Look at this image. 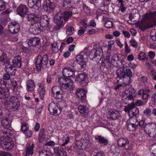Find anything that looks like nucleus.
Returning a JSON list of instances; mask_svg holds the SVG:
<instances>
[{"label":"nucleus","mask_w":156,"mask_h":156,"mask_svg":"<svg viewBox=\"0 0 156 156\" xmlns=\"http://www.w3.org/2000/svg\"><path fill=\"white\" fill-rule=\"evenodd\" d=\"M131 45L135 48H137L138 46V44L135 40L132 39L130 41Z\"/></svg>","instance_id":"nucleus-55"},{"label":"nucleus","mask_w":156,"mask_h":156,"mask_svg":"<svg viewBox=\"0 0 156 156\" xmlns=\"http://www.w3.org/2000/svg\"><path fill=\"white\" fill-rule=\"evenodd\" d=\"M117 144L119 147H122L125 150L130 149L129 146V141L126 138H121L118 139Z\"/></svg>","instance_id":"nucleus-14"},{"label":"nucleus","mask_w":156,"mask_h":156,"mask_svg":"<svg viewBox=\"0 0 156 156\" xmlns=\"http://www.w3.org/2000/svg\"><path fill=\"white\" fill-rule=\"evenodd\" d=\"M76 71V69L73 67L66 66L63 69L62 74L64 77H62L64 79L69 80L67 77L75 76V73Z\"/></svg>","instance_id":"nucleus-10"},{"label":"nucleus","mask_w":156,"mask_h":156,"mask_svg":"<svg viewBox=\"0 0 156 156\" xmlns=\"http://www.w3.org/2000/svg\"><path fill=\"white\" fill-rule=\"evenodd\" d=\"M25 134V136L27 138H29L32 135V132L30 131L29 130L26 131V132H23Z\"/></svg>","instance_id":"nucleus-59"},{"label":"nucleus","mask_w":156,"mask_h":156,"mask_svg":"<svg viewBox=\"0 0 156 156\" xmlns=\"http://www.w3.org/2000/svg\"><path fill=\"white\" fill-rule=\"evenodd\" d=\"M17 12L19 15L24 16L28 12V9L26 5H22L17 8Z\"/></svg>","instance_id":"nucleus-20"},{"label":"nucleus","mask_w":156,"mask_h":156,"mask_svg":"<svg viewBox=\"0 0 156 156\" xmlns=\"http://www.w3.org/2000/svg\"><path fill=\"white\" fill-rule=\"evenodd\" d=\"M53 154L50 151H47L45 150L39 151V156H52Z\"/></svg>","instance_id":"nucleus-38"},{"label":"nucleus","mask_w":156,"mask_h":156,"mask_svg":"<svg viewBox=\"0 0 156 156\" xmlns=\"http://www.w3.org/2000/svg\"><path fill=\"white\" fill-rule=\"evenodd\" d=\"M135 90L133 87L131 86H129L122 94V100L126 104H128L129 101L133 100L136 96Z\"/></svg>","instance_id":"nucleus-6"},{"label":"nucleus","mask_w":156,"mask_h":156,"mask_svg":"<svg viewBox=\"0 0 156 156\" xmlns=\"http://www.w3.org/2000/svg\"><path fill=\"white\" fill-rule=\"evenodd\" d=\"M76 95L81 100H84L86 98L85 91L83 89H78L76 90Z\"/></svg>","instance_id":"nucleus-26"},{"label":"nucleus","mask_w":156,"mask_h":156,"mask_svg":"<svg viewBox=\"0 0 156 156\" xmlns=\"http://www.w3.org/2000/svg\"><path fill=\"white\" fill-rule=\"evenodd\" d=\"M0 61L7 64H9L10 62L9 59L8 58L6 54L5 53H3L0 56Z\"/></svg>","instance_id":"nucleus-34"},{"label":"nucleus","mask_w":156,"mask_h":156,"mask_svg":"<svg viewBox=\"0 0 156 156\" xmlns=\"http://www.w3.org/2000/svg\"><path fill=\"white\" fill-rule=\"evenodd\" d=\"M74 32V29L73 27H69L67 29L66 33V35L69 36L73 34Z\"/></svg>","instance_id":"nucleus-45"},{"label":"nucleus","mask_w":156,"mask_h":156,"mask_svg":"<svg viewBox=\"0 0 156 156\" xmlns=\"http://www.w3.org/2000/svg\"><path fill=\"white\" fill-rule=\"evenodd\" d=\"M71 2V0H64L63 2V6L65 8H69V5Z\"/></svg>","instance_id":"nucleus-49"},{"label":"nucleus","mask_w":156,"mask_h":156,"mask_svg":"<svg viewBox=\"0 0 156 156\" xmlns=\"http://www.w3.org/2000/svg\"><path fill=\"white\" fill-rule=\"evenodd\" d=\"M28 20L30 21L40 22L41 27H47L49 24V19L47 15H39L30 13L28 15Z\"/></svg>","instance_id":"nucleus-2"},{"label":"nucleus","mask_w":156,"mask_h":156,"mask_svg":"<svg viewBox=\"0 0 156 156\" xmlns=\"http://www.w3.org/2000/svg\"><path fill=\"white\" fill-rule=\"evenodd\" d=\"M54 152L57 156H66L67 153L64 149L61 147H55L54 148Z\"/></svg>","instance_id":"nucleus-25"},{"label":"nucleus","mask_w":156,"mask_h":156,"mask_svg":"<svg viewBox=\"0 0 156 156\" xmlns=\"http://www.w3.org/2000/svg\"><path fill=\"white\" fill-rule=\"evenodd\" d=\"M87 55V53L82 52L77 55L76 57V61L82 67H85L87 65V62L84 60V58Z\"/></svg>","instance_id":"nucleus-11"},{"label":"nucleus","mask_w":156,"mask_h":156,"mask_svg":"<svg viewBox=\"0 0 156 156\" xmlns=\"http://www.w3.org/2000/svg\"><path fill=\"white\" fill-rule=\"evenodd\" d=\"M125 51L126 53H129L130 51V49L129 48L128 44L126 41L125 42Z\"/></svg>","instance_id":"nucleus-61"},{"label":"nucleus","mask_w":156,"mask_h":156,"mask_svg":"<svg viewBox=\"0 0 156 156\" xmlns=\"http://www.w3.org/2000/svg\"><path fill=\"white\" fill-rule=\"evenodd\" d=\"M30 26V30L34 35H37L40 32V27L37 22H34Z\"/></svg>","instance_id":"nucleus-18"},{"label":"nucleus","mask_w":156,"mask_h":156,"mask_svg":"<svg viewBox=\"0 0 156 156\" xmlns=\"http://www.w3.org/2000/svg\"><path fill=\"white\" fill-rule=\"evenodd\" d=\"M79 112L81 114L86 113L88 110V107L85 105H80L78 107Z\"/></svg>","instance_id":"nucleus-35"},{"label":"nucleus","mask_w":156,"mask_h":156,"mask_svg":"<svg viewBox=\"0 0 156 156\" xmlns=\"http://www.w3.org/2000/svg\"><path fill=\"white\" fill-rule=\"evenodd\" d=\"M138 124L139 126L142 127H144V131L149 136L152 137H155L156 136V123H149L144 125V121H140Z\"/></svg>","instance_id":"nucleus-4"},{"label":"nucleus","mask_w":156,"mask_h":156,"mask_svg":"<svg viewBox=\"0 0 156 156\" xmlns=\"http://www.w3.org/2000/svg\"><path fill=\"white\" fill-rule=\"evenodd\" d=\"M40 6L41 5H38V4L35 3L32 9H33V11L34 12H36V11L38 10Z\"/></svg>","instance_id":"nucleus-62"},{"label":"nucleus","mask_w":156,"mask_h":156,"mask_svg":"<svg viewBox=\"0 0 156 156\" xmlns=\"http://www.w3.org/2000/svg\"><path fill=\"white\" fill-rule=\"evenodd\" d=\"M122 72H124L125 73V75L129 77H131L132 76V73L131 70L130 69H127L126 70V72L124 71H122Z\"/></svg>","instance_id":"nucleus-57"},{"label":"nucleus","mask_w":156,"mask_h":156,"mask_svg":"<svg viewBox=\"0 0 156 156\" xmlns=\"http://www.w3.org/2000/svg\"><path fill=\"white\" fill-rule=\"evenodd\" d=\"M127 129L130 131H134L136 128V126L134 123H129L128 122H127L126 124Z\"/></svg>","instance_id":"nucleus-36"},{"label":"nucleus","mask_w":156,"mask_h":156,"mask_svg":"<svg viewBox=\"0 0 156 156\" xmlns=\"http://www.w3.org/2000/svg\"><path fill=\"white\" fill-rule=\"evenodd\" d=\"M87 21L85 19H84L82 20L81 22V23L82 25H83L84 27L86 28H89L90 26L87 23Z\"/></svg>","instance_id":"nucleus-53"},{"label":"nucleus","mask_w":156,"mask_h":156,"mask_svg":"<svg viewBox=\"0 0 156 156\" xmlns=\"http://www.w3.org/2000/svg\"><path fill=\"white\" fill-rule=\"evenodd\" d=\"M135 115V114L134 113L132 114H131V116L132 118H130L129 120V122L132 123L133 122L134 123H135L137 122V120L136 119V117L135 116H134Z\"/></svg>","instance_id":"nucleus-54"},{"label":"nucleus","mask_w":156,"mask_h":156,"mask_svg":"<svg viewBox=\"0 0 156 156\" xmlns=\"http://www.w3.org/2000/svg\"><path fill=\"white\" fill-rule=\"evenodd\" d=\"M124 110L126 112H128V114L129 116H131V114H132L133 113H134L133 112V109H131L129 107H125Z\"/></svg>","instance_id":"nucleus-56"},{"label":"nucleus","mask_w":156,"mask_h":156,"mask_svg":"<svg viewBox=\"0 0 156 156\" xmlns=\"http://www.w3.org/2000/svg\"><path fill=\"white\" fill-rule=\"evenodd\" d=\"M48 63V56L44 55L42 56L39 55H38L36 62V67L38 70H40L41 67L43 68H46Z\"/></svg>","instance_id":"nucleus-8"},{"label":"nucleus","mask_w":156,"mask_h":156,"mask_svg":"<svg viewBox=\"0 0 156 156\" xmlns=\"http://www.w3.org/2000/svg\"><path fill=\"white\" fill-rule=\"evenodd\" d=\"M89 142L90 141L89 140L82 138L77 140L76 144L77 146L79 148L83 149L87 147Z\"/></svg>","instance_id":"nucleus-17"},{"label":"nucleus","mask_w":156,"mask_h":156,"mask_svg":"<svg viewBox=\"0 0 156 156\" xmlns=\"http://www.w3.org/2000/svg\"><path fill=\"white\" fill-rule=\"evenodd\" d=\"M6 3L2 0H0V11L5 9V8Z\"/></svg>","instance_id":"nucleus-52"},{"label":"nucleus","mask_w":156,"mask_h":156,"mask_svg":"<svg viewBox=\"0 0 156 156\" xmlns=\"http://www.w3.org/2000/svg\"><path fill=\"white\" fill-rule=\"evenodd\" d=\"M107 19H108L106 17L104 18V20L106 21L105 24V26L107 28H111L113 27V23L111 21L107 20Z\"/></svg>","instance_id":"nucleus-43"},{"label":"nucleus","mask_w":156,"mask_h":156,"mask_svg":"<svg viewBox=\"0 0 156 156\" xmlns=\"http://www.w3.org/2000/svg\"><path fill=\"white\" fill-rule=\"evenodd\" d=\"M70 140V137L68 136L62 139V142L61 144V145L62 146H65L66 144H67L69 142Z\"/></svg>","instance_id":"nucleus-50"},{"label":"nucleus","mask_w":156,"mask_h":156,"mask_svg":"<svg viewBox=\"0 0 156 156\" xmlns=\"http://www.w3.org/2000/svg\"><path fill=\"white\" fill-rule=\"evenodd\" d=\"M56 24L53 27V30L55 31H57L60 29L61 27L64 24L65 22L63 21H61V22L55 23Z\"/></svg>","instance_id":"nucleus-40"},{"label":"nucleus","mask_w":156,"mask_h":156,"mask_svg":"<svg viewBox=\"0 0 156 156\" xmlns=\"http://www.w3.org/2000/svg\"><path fill=\"white\" fill-rule=\"evenodd\" d=\"M34 146V144H32L30 146L27 147L26 151V154H27L30 155H32L33 154Z\"/></svg>","instance_id":"nucleus-41"},{"label":"nucleus","mask_w":156,"mask_h":156,"mask_svg":"<svg viewBox=\"0 0 156 156\" xmlns=\"http://www.w3.org/2000/svg\"><path fill=\"white\" fill-rule=\"evenodd\" d=\"M58 82L61 88L57 86L53 87L51 90L52 95L61 90L64 92H69L73 90L74 88V85L73 81L70 80L64 79L62 77H60L58 79Z\"/></svg>","instance_id":"nucleus-1"},{"label":"nucleus","mask_w":156,"mask_h":156,"mask_svg":"<svg viewBox=\"0 0 156 156\" xmlns=\"http://www.w3.org/2000/svg\"><path fill=\"white\" fill-rule=\"evenodd\" d=\"M140 27L141 30H144L148 28L147 24L144 21H142L141 23H140Z\"/></svg>","instance_id":"nucleus-51"},{"label":"nucleus","mask_w":156,"mask_h":156,"mask_svg":"<svg viewBox=\"0 0 156 156\" xmlns=\"http://www.w3.org/2000/svg\"><path fill=\"white\" fill-rule=\"evenodd\" d=\"M5 69L7 73H9L11 76H14L15 74L16 70L9 63L5 66Z\"/></svg>","instance_id":"nucleus-29"},{"label":"nucleus","mask_w":156,"mask_h":156,"mask_svg":"<svg viewBox=\"0 0 156 156\" xmlns=\"http://www.w3.org/2000/svg\"><path fill=\"white\" fill-rule=\"evenodd\" d=\"M94 54V56L92 60L97 62H99L101 60L103 55L102 49L98 43H94V48L91 50L90 55Z\"/></svg>","instance_id":"nucleus-7"},{"label":"nucleus","mask_w":156,"mask_h":156,"mask_svg":"<svg viewBox=\"0 0 156 156\" xmlns=\"http://www.w3.org/2000/svg\"><path fill=\"white\" fill-rule=\"evenodd\" d=\"M68 92H64V90H61L58 92L55 93L54 94H52V95L56 99H61L63 98V95L65 93Z\"/></svg>","instance_id":"nucleus-32"},{"label":"nucleus","mask_w":156,"mask_h":156,"mask_svg":"<svg viewBox=\"0 0 156 156\" xmlns=\"http://www.w3.org/2000/svg\"><path fill=\"white\" fill-rule=\"evenodd\" d=\"M44 8L45 10L51 12L54 8V4L49 0H46L44 2Z\"/></svg>","instance_id":"nucleus-23"},{"label":"nucleus","mask_w":156,"mask_h":156,"mask_svg":"<svg viewBox=\"0 0 156 156\" xmlns=\"http://www.w3.org/2000/svg\"><path fill=\"white\" fill-rule=\"evenodd\" d=\"M10 74L9 73H7L5 74L3 76V79L5 80H8L10 79Z\"/></svg>","instance_id":"nucleus-63"},{"label":"nucleus","mask_w":156,"mask_h":156,"mask_svg":"<svg viewBox=\"0 0 156 156\" xmlns=\"http://www.w3.org/2000/svg\"><path fill=\"white\" fill-rule=\"evenodd\" d=\"M150 20L153 21L155 25H156V11L147 13L143 15V20Z\"/></svg>","instance_id":"nucleus-16"},{"label":"nucleus","mask_w":156,"mask_h":156,"mask_svg":"<svg viewBox=\"0 0 156 156\" xmlns=\"http://www.w3.org/2000/svg\"><path fill=\"white\" fill-rule=\"evenodd\" d=\"M151 109L147 108L143 111V112L144 115L149 118L151 115Z\"/></svg>","instance_id":"nucleus-47"},{"label":"nucleus","mask_w":156,"mask_h":156,"mask_svg":"<svg viewBox=\"0 0 156 156\" xmlns=\"http://www.w3.org/2000/svg\"><path fill=\"white\" fill-rule=\"evenodd\" d=\"M108 114L110 118L113 119H116L120 116L119 112L115 109H110Z\"/></svg>","instance_id":"nucleus-22"},{"label":"nucleus","mask_w":156,"mask_h":156,"mask_svg":"<svg viewBox=\"0 0 156 156\" xmlns=\"http://www.w3.org/2000/svg\"><path fill=\"white\" fill-rule=\"evenodd\" d=\"M21 130L23 132H26V131L29 129V125L28 123L24 122L21 123Z\"/></svg>","instance_id":"nucleus-44"},{"label":"nucleus","mask_w":156,"mask_h":156,"mask_svg":"<svg viewBox=\"0 0 156 156\" xmlns=\"http://www.w3.org/2000/svg\"><path fill=\"white\" fill-rule=\"evenodd\" d=\"M48 110L54 115H58L61 112V109L55 104L53 103H50L48 106Z\"/></svg>","instance_id":"nucleus-12"},{"label":"nucleus","mask_w":156,"mask_h":156,"mask_svg":"<svg viewBox=\"0 0 156 156\" xmlns=\"http://www.w3.org/2000/svg\"><path fill=\"white\" fill-rule=\"evenodd\" d=\"M63 15L61 12H58L54 16V23H57L58 22H61L63 21Z\"/></svg>","instance_id":"nucleus-33"},{"label":"nucleus","mask_w":156,"mask_h":156,"mask_svg":"<svg viewBox=\"0 0 156 156\" xmlns=\"http://www.w3.org/2000/svg\"><path fill=\"white\" fill-rule=\"evenodd\" d=\"M58 43L56 42H54L51 44V48L53 53H56L58 51Z\"/></svg>","instance_id":"nucleus-39"},{"label":"nucleus","mask_w":156,"mask_h":156,"mask_svg":"<svg viewBox=\"0 0 156 156\" xmlns=\"http://www.w3.org/2000/svg\"><path fill=\"white\" fill-rule=\"evenodd\" d=\"M40 42L39 39L37 37H34L28 40L27 43L29 46H34L38 45Z\"/></svg>","instance_id":"nucleus-24"},{"label":"nucleus","mask_w":156,"mask_h":156,"mask_svg":"<svg viewBox=\"0 0 156 156\" xmlns=\"http://www.w3.org/2000/svg\"><path fill=\"white\" fill-rule=\"evenodd\" d=\"M119 57L116 55H115L112 57L111 61L109 60V62H111L112 64L113 65L116 63L117 61H119Z\"/></svg>","instance_id":"nucleus-48"},{"label":"nucleus","mask_w":156,"mask_h":156,"mask_svg":"<svg viewBox=\"0 0 156 156\" xmlns=\"http://www.w3.org/2000/svg\"><path fill=\"white\" fill-rule=\"evenodd\" d=\"M45 93V90L44 87L41 88L40 93V97L41 99L44 97V95Z\"/></svg>","instance_id":"nucleus-64"},{"label":"nucleus","mask_w":156,"mask_h":156,"mask_svg":"<svg viewBox=\"0 0 156 156\" xmlns=\"http://www.w3.org/2000/svg\"><path fill=\"white\" fill-rule=\"evenodd\" d=\"M138 58L140 60L147 61V60L146 55L144 52H140L139 53Z\"/></svg>","instance_id":"nucleus-42"},{"label":"nucleus","mask_w":156,"mask_h":156,"mask_svg":"<svg viewBox=\"0 0 156 156\" xmlns=\"http://www.w3.org/2000/svg\"><path fill=\"white\" fill-rule=\"evenodd\" d=\"M11 136V134L9 136L8 134H4L0 138V144L3 149L9 151L13 147L14 144Z\"/></svg>","instance_id":"nucleus-5"},{"label":"nucleus","mask_w":156,"mask_h":156,"mask_svg":"<svg viewBox=\"0 0 156 156\" xmlns=\"http://www.w3.org/2000/svg\"><path fill=\"white\" fill-rule=\"evenodd\" d=\"M8 28L10 33L15 34L19 32L20 29V26L17 22H13L9 24Z\"/></svg>","instance_id":"nucleus-13"},{"label":"nucleus","mask_w":156,"mask_h":156,"mask_svg":"<svg viewBox=\"0 0 156 156\" xmlns=\"http://www.w3.org/2000/svg\"><path fill=\"white\" fill-rule=\"evenodd\" d=\"M87 77V76L85 74H80L76 76L75 80L79 83L82 86H85L86 84L85 80Z\"/></svg>","instance_id":"nucleus-21"},{"label":"nucleus","mask_w":156,"mask_h":156,"mask_svg":"<svg viewBox=\"0 0 156 156\" xmlns=\"http://www.w3.org/2000/svg\"><path fill=\"white\" fill-rule=\"evenodd\" d=\"M9 93L8 89L0 88V98L3 99H6L9 95Z\"/></svg>","instance_id":"nucleus-30"},{"label":"nucleus","mask_w":156,"mask_h":156,"mask_svg":"<svg viewBox=\"0 0 156 156\" xmlns=\"http://www.w3.org/2000/svg\"><path fill=\"white\" fill-rule=\"evenodd\" d=\"M27 89L28 91L32 92L34 90L35 88V85L34 82L31 80H29L26 83Z\"/></svg>","instance_id":"nucleus-31"},{"label":"nucleus","mask_w":156,"mask_h":156,"mask_svg":"<svg viewBox=\"0 0 156 156\" xmlns=\"http://www.w3.org/2000/svg\"><path fill=\"white\" fill-rule=\"evenodd\" d=\"M95 139L101 144L107 145L108 143V140L101 136H95Z\"/></svg>","instance_id":"nucleus-28"},{"label":"nucleus","mask_w":156,"mask_h":156,"mask_svg":"<svg viewBox=\"0 0 156 156\" xmlns=\"http://www.w3.org/2000/svg\"><path fill=\"white\" fill-rule=\"evenodd\" d=\"M20 94L17 92L13 93V94L9 99L5 105L6 108L17 110L20 105Z\"/></svg>","instance_id":"nucleus-3"},{"label":"nucleus","mask_w":156,"mask_h":156,"mask_svg":"<svg viewBox=\"0 0 156 156\" xmlns=\"http://www.w3.org/2000/svg\"><path fill=\"white\" fill-rule=\"evenodd\" d=\"M151 35L152 39L156 41V29L152 30L151 33Z\"/></svg>","instance_id":"nucleus-58"},{"label":"nucleus","mask_w":156,"mask_h":156,"mask_svg":"<svg viewBox=\"0 0 156 156\" xmlns=\"http://www.w3.org/2000/svg\"><path fill=\"white\" fill-rule=\"evenodd\" d=\"M12 62L14 67L20 68L21 66V58L19 56H15L12 60Z\"/></svg>","instance_id":"nucleus-27"},{"label":"nucleus","mask_w":156,"mask_h":156,"mask_svg":"<svg viewBox=\"0 0 156 156\" xmlns=\"http://www.w3.org/2000/svg\"><path fill=\"white\" fill-rule=\"evenodd\" d=\"M10 81L12 85V87L13 88V90L15 92H17V82L12 79L10 80Z\"/></svg>","instance_id":"nucleus-46"},{"label":"nucleus","mask_w":156,"mask_h":156,"mask_svg":"<svg viewBox=\"0 0 156 156\" xmlns=\"http://www.w3.org/2000/svg\"><path fill=\"white\" fill-rule=\"evenodd\" d=\"M147 77L146 76H142L140 78V81L143 83H145L147 82Z\"/></svg>","instance_id":"nucleus-60"},{"label":"nucleus","mask_w":156,"mask_h":156,"mask_svg":"<svg viewBox=\"0 0 156 156\" xmlns=\"http://www.w3.org/2000/svg\"><path fill=\"white\" fill-rule=\"evenodd\" d=\"M11 121L9 119L8 115L3 119L2 121V126L1 128L2 132L4 134H8V136L11 134V130L9 129L10 126Z\"/></svg>","instance_id":"nucleus-9"},{"label":"nucleus","mask_w":156,"mask_h":156,"mask_svg":"<svg viewBox=\"0 0 156 156\" xmlns=\"http://www.w3.org/2000/svg\"><path fill=\"white\" fill-rule=\"evenodd\" d=\"M151 92L149 90L141 89L138 91L137 94L143 99L146 100L149 97Z\"/></svg>","instance_id":"nucleus-19"},{"label":"nucleus","mask_w":156,"mask_h":156,"mask_svg":"<svg viewBox=\"0 0 156 156\" xmlns=\"http://www.w3.org/2000/svg\"><path fill=\"white\" fill-rule=\"evenodd\" d=\"M63 15V19L64 21V22L67 21L69 18L72 16V12H65L62 13Z\"/></svg>","instance_id":"nucleus-37"},{"label":"nucleus","mask_w":156,"mask_h":156,"mask_svg":"<svg viewBox=\"0 0 156 156\" xmlns=\"http://www.w3.org/2000/svg\"><path fill=\"white\" fill-rule=\"evenodd\" d=\"M117 78L122 79L123 84L125 86L128 85L131 82L130 77L126 76L124 72H121L117 75Z\"/></svg>","instance_id":"nucleus-15"}]
</instances>
